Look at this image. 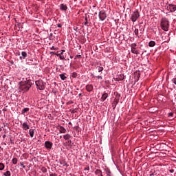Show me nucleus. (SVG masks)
<instances>
[{
	"label": "nucleus",
	"instance_id": "obj_21",
	"mask_svg": "<svg viewBox=\"0 0 176 176\" xmlns=\"http://www.w3.org/2000/svg\"><path fill=\"white\" fill-rule=\"evenodd\" d=\"M4 176H11L12 173H10V171L7 170L6 173H3Z\"/></svg>",
	"mask_w": 176,
	"mask_h": 176
},
{
	"label": "nucleus",
	"instance_id": "obj_8",
	"mask_svg": "<svg viewBox=\"0 0 176 176\" xmlns=\"http://www.w3.org/2000/svg\"><path fill=\"white\" fill-rule=\"evenodd\" d=\"M167 9L168 10H170V12L173 13V12H175L176 10V6L174 4H168V6H167Z\"/></svg>",
	"mask_w": 176,
	"mask_h": 176
},
{
	"label": "nucleus",
	"instance_id": "obj_43",
	"mask_svg": "<svg viewBox=\"0 0 176 176\" xmlns=\"http://www.w3.org/2000/svg\"><path fill=\"white\" fill-rule=\"evenodd\" d=\"M51 53H52V54H56V53H54V52H51Z\"/></svg>",
	"mask_w": 176,
	"mask_h": 176
},
{
	"label": "nucleus",
	"instance_id": "obj_49",
	"mask_svg": "<svg viewBox=\"0 0 176 176\" xmlns=\"http://www.w3.org/2000/svg\"><path fill=\"white\" fill-rule=\"evenodd\" d=\"M3 138H5V135H3Z\"/></svg>",
	"mask_w": 176,
	"mask_h": 176
},
{
	"label": "nucleus",
	"instance_id": "obj_46",
	"mask_svg": "<svg viewBox=\"0 0 176 176\" xmlns=\"http://www.w3.org/2000/svg\"><path fill=\"white\" fill-rule=\"evenodd\" d=\"M79 96H82V94H79Z\"/></svg>",
	"mask_w": 176,
	"mask_h": 176
},
{
	"label": "nucleus",
	"instance_id": "obj_19",
	"mask_svg": "<svg viewBox=\"0 0 176 176\" xmlns=\"http://www.w3.org/2000/svg\"><path fill=\"white\" fill-rule=\"evenodd\" d=\"M28 111H30V108H28V107L24 108V109L22 110V113H23V114L26 113V112H28Z\"/></svg>",
	"mask_w": 176,
	"mask_h": 176
},
{
	"label": "nucleus",
	"instance_id": "obj_18",
	"mask_svg": "<svg viewBox=\"0 0 176 176\" xmlns=\"http://www.w3.org/2000/svg\"><path fill=\"white\" fill-rule=\"evenodd\" d=\"M59 76L62 80H65L67 79V76H65V74H60Z\"/></svg>",
	"mask_w": 176,
	"mask_h": 176
},
{
	"label": "nucleus",
	"instance_id": "obj_33",
	"mask_svg": "<svg viewBox=\"0 0 176 176\" xmlns=\"http://www.w3.org/2000/svg\"><path fill=\"white\" fill-rule=\"evenodd\" d=\"M57 28H61V24L58 23V24L57 25Z\"/></svg>",
	"mask_w": 176,
	"mask_h": 176
},
{
	"label": "nucleus",
	"instance_id": "obj_9",
	"mask_svg": "<svg viewBox=\"0 0 176 176\" xmlns=\"http://www.w3.org/2000/svg\"><path fill=\"white\" fill-rule=\"evenodd\" d=\"M60 10H63L64 12H67L68 7L67 6V5L62 3L60 5Z\"/></svg>",
	"mask_w": 176,
	"mask_h": 176
},
{
	"label": "nucleus",
	"instance_id": "obj_11",
	"mask_svg": "<svg viewBox=\"0 0 176 176\" xmlns=\"http://www.w3.org/2000/svg\"><path fill=\"white\" fill-rule=\"evenodd\" d=\"M108 98V94L107 93H104L102 95L101 101H105Z\"/></svg>",
	"mask_w": 176,
	"mask_h": 176
},
{
	"label": "nucleus",
	"instance_id": "obj_6",
	"mask_svg": "<svg viewBox=\"0 0 176 176\" xmlns=\"http://www.w3.org/2000/svg\"><path fill=\"white\" fill-rule=\"evenodd\" d=\"M99 19L101 20V21H104V20L107 19V13L105 11L99 12Z\"/></svg>",
	"mask_w": 176,
	"mask_h": 176
},
{
	"label": "nucleus",
	"instance_id": "obj_15",
	"mask_svg": "<svg viewBox=\"0 0 176 176\" xmlns=\"http://www.w3.org/2000/svg\"><path fill=\"white\" fill-rule=\"evenodd\" d=\"M155 45H156V43L153 41H151L148 43L149 47H153V46H155Z\"/></svg>",
	"mask_w": 176,
	"mask_h": 176
},
{
	"label": "nucleus",
	"instance_id": "obj_45",
	"mask_svg": "<svg viewBox=\"0 0 176 176\" xmlns=\"http://www.w3.org/2000/svg\"><path fill=\"white\" fill-rule=\"evenodd\" d=\"M69 124H72V123H71V122H69Z\"/></svg>",
	"mask_w": 176,
	"mask_h": 176
},
{
	"label": "nucleus",
	"instance_id": "obj_26",
	"mask_svg": "<svg viewBox=\"0 0 176 176\" xmlns=\"http://www.w3.org/2000/svg\"><path fill=\"white\" fill-rule=\"evenodd\" d=\"M96 174H100V175H101V174H102V171H101V170H96Z\"/></svg>",
	"mask_w": 176,
	"mask_h": 176
},
{
	"label": "nucleus",
	"instance_id": "obj_7",
	"mask_svg": "<svg viewBox=\"0 0 176 176\" xmlns=\"http://www.w3.org/2000/svg\"><path fill=\"white\" fill-rule=\"evenodd\" d=\"M45 147L46 149L50 150L52 148H53V143L50 141H46L45 142Z\"/></svg>",
	"mask_w": 176,
	"mask_h": 176
},
{
	"label": "nucleus",
	"instance_id": "obj_47",
	"mask_svg": "<svg viewBox=\"0 0 176 176\" xmlns=\"http://www.w3.org/2000/svg\"><path fill=\"white\" fill-rule=\"evenodd\" d=\"M76 30H78V28H76Z\"/></svg>",
	"mask_w": 176,
	"mask_h": 176
},
{
	"label": "nucleus",
	"instance_id": "obj_34",
	"mask_svg": "<svg viewBox=\"0 0 176 176\" xmlns=\"http://www.w3.org/2000/svg\"><path fill=\"white\" fill-rule=\"evenodd\" d=\"M50 176H57V175H56V173H52L50 175Z\"/></svg>",
	"mask_w": 176,
	"mask_h": 176
},
{
	"label": "nucleus",
	"instance_id": "obj_29",
	"mask_svg": "<svg viewBox=\"0 0 176 176\" xmlns=\"http://www.w3.org/2000/svg\"><path fill=\"white\" fill-rule=\"evenodd\" d=\"M59 58H60V60H65V57H64V56H62V55H60V56H59Z\"/></svg>",
	"mask_w": 176,
	"mask_h": 176
},
{
	"label": "nucleus",
	"instance_id": "obj_13",
	"mask_svg": "<svg viewBox=\"0 0 176 176\" xmlns=\"http://www.w3.org/2000/svg\"><path fill=\"white\" fill-rule=\"evenodd\" d=\"M86 90L88 91H91L93 90V85H87L86 86Z\"/></svg>",
	"mask_w": 176,
	"mask_h": 176
},
{
	"label": "nucleus",
	"instance_id": "obj_3",
	"mask_svg": "<svg viewBox=\"0 0 176 176\" xmlns=\"http://www.w3.org/2000/svg\"><path fill=\"white\" fill-rule=\"evenodd\" d=\"M37 89L39 90H45L46 83L42 80H38L35 82Z\"/></svg>",
	"mask_w": 176,
	"mask_h": 176
},
{
	"label": "nucleus",
	"instance_id": "obj_1",
	"mask_svg": "<svg viewBox=\"0 0 176 176\" xmlns=\"http://www.w3.org/2000/svg\"><path fill=\"white\" fill-rule=\"evenodd\" d=\"M32 86V82L31 80H28L21 83L19 89L23 91H28L31 87Z\"/></svg>",
	"mask_w": 176,
	"mask_h": 176
},
{
	"label": "nucleus",
	"instance_id": "obj_17",
	"mask_svg": "<svg viewBox=\"0 0 176 176\" xmlns=\"http://www.w3.org/2000/svg\"><path fill=\"white\" fill-rule=\"evenodd\" d=\"M63 138H64V140H65L67 141L71 138V135H69L68 133L66 135H64Z\"/></svg>",
	"mask_w": 176,
	"mask_h": 176
},
{
	"label": "nucleus",
	"instance_id": "obj_10",
	"mask_svg": "<svg viewBox=\"0 0 176 176\" xmlns=\"http://www.w3.org/2000/svg\"><path fill=\"white\" fill-rule=\"evenodd\" d=\"M58 130H59V132L62 134H65V133H67V129H65L64 126H60L58 128Z\"/></svg>",
	"mask_w": 176,
	"mask_h": 176
},
{
	"label": "nucleus",
	"instance_id": "obj_42",
	"mask_svg": "<svg viewBox=\"0 0 176 176\" xmlns=\"http://www.w3.org/2000/svg\"><path fill=\"white\" fill-rule=\"evenodd\" d=\"M60 164H64V163H63V162H60Z\"/></svg>",
	"mask_w": 176,
	"mask_h": 176
},
{
	"label": "nucleus",
	"instance_id": "obj_44",
	"mask_svg": "<svg viewBox=\"0 0 176 176\" xmlns=\"http://www.w3.org/2000/svg\"><path fill=\"white\" fill-rule=\"evenodd\" d=\"M0 131H2V128H0Z\"/></svg>",
	"mask_w": 176,
	"mask_h": 176
},
{
	"label": "nucleus",
	"instance_id": "obj_41",
	"mask_svg": "<svg viewBox=\"0 0 176 176\" xmlns=\"http://www.w3.org/2000/svg\"><path fill=\"white\" fill-rule=\"evenodd\" d=\"M67 142H68V144H71V142H72V141L68 140Z\"/></svg>",
	"mask_w": 176,
	"mask_h": 176
},
{
	"label": "nucleus",
	"instance_id": "obj_38",
	"mask_svg": "<svg viewBox=\"0 0 176 176\" xmlns=\"http://www.w3.org/2000/svg\"><path fill=\"white\" fill-rule=\"evenodd\" d=\"M97 78H98V79H102V77L100 76H98Z\"/></svg>",
	"mask_w": 176,
	"mask_h": 176
},
{
	"label": "nucleus",
	"instance_id": "obj_35",
	"mask_svg": "<svg viewBox=\"0 0 176 176\" xmlns=\"http://www.w3.org/2000/svg\"><path fill=\"white\" fill-rule=\"evenodd\" d=\"M58 57H60V56L61 55V53L60 54H55Z\"/></svg>",
	"mask_w": 176,
	"mask_h": 176
},
{
	"label": "nucleus",
	"instance_id": "obj_20",
	"mask_svg": "<svg viewBox=\"0 0 176 176\" xmlns=\"http://www.w3.org/2000/svg\"><path fill=\"white\" fill-rule=\"evenodd\" d=\"M106 174L107 176H111L112 173L111 172V170L106 169Z\"/></svg>",
	"mask_w": 176,
	"mask_h": 176
},
{
	"label": "nucleus",
	"instance_id": "obj_24",
	"mask_svg": "<svg viewBox=\"0 0 176 176\" xmlns=\"http://www.w3.org/2000/svg\"><path fill=\"white\" fill-rule=\"evenodd\" d=\"M76 76H78V73H76V72H73V73L72 74V78H76Z\"/></svg>",
	"mask_w": 176,
	"mask_h": 176
},
{
	"label": "nucleus",
	"instance_id": "obj_25",
	"mask_svg": "<svg viewBox=\"0 0 176 176\" xmlns=\"http://www.w3.org/2000/svg\"><path fill=\"white\" fill-rule=\"evenodd\" d=\"M41 171H42V173H47V169L45 167H42Z\"/></svg>",
	"mask_w": 176,
	"mask_h": 176
},
{
	"label": "nucleus",
	"instance_id": "obj_27",
	"mask_svg": "<svg viewBox=\"0 0 176 176\" xmlns=\"http://www.w3.org/2000/svg\"><path fill=\"white\" fill-rule=\"evenodd\" d=\"M12 163L14 164H17V158H13L12 159Z\"/></svg>",
	"mask_w": 176,
	"mask_h": 176
},
{
	"label": "nucleus",
	"instance_id": "obj_23",
	"mask_svg": "<svg viewBox=\"0 0 176 176\" xmlns=\"http://www.w3.org/2000/svg\"><path fill=\"white\" fill-rule=\"evenodd\" d=\"M103 70H104V67H98V72H102Z\"/></svg>",
	"mask_w": 176,
	"mask_h": 176
},
{
	"label": "nucleus",
	"instance_id": "obj_32",
	"mask_svg": "<svg viewBox=\"0 0 176 176\" xmlns=\"http://www.w3.org/2000/svg\"><path fill=\"white\" fill-rule=\"evenodd\" d=\"M21 166L23 167V168H25V166H24V163L21 162Z\"/></svg>",
	"mask_w": 176,
	"mask_h": 176
},
{
	"label": "nucleus",
	"instance_id": "obj_16",
	"mask_svg": "<svg viewBox=\"0 0 176 176\" xmlns=\"http://www.w3.org/2000/svg\"><path fill=\"white\" fill-rule=\"evenodd\" d=\"M34 129H30L29 130V134L31 137V138H34Z\"/></svg>",
	"mask_w": 176,
	"mask_h": 176
},
{
	"label": "nucleus",
	"instance_id": "obj_30",
	"mask_svg": "<svg viewBox=\"0 0 176 176\" xmlns=\"http://www.w3.org/2000/svg\"><path fill=\"white\" fill-rule=\"evenodd\" d=\"M134 32H135V35H138V29H135Z\"/></svg>",
	"mask_w": 176,
	"mask_h": 176
},
{
	"label": "nucleus",
	"instance_id": "obj_40",
	"mask_svg": "<svg viewBox=\"0 0 176 176\" xmlns=\"http://www.w3.org/2000/svg\"><path fill=\"white\" fill-rule=\"evenodd\" d=\"M168 115H169V116H173V113H169Z\"/></svg>",
	"mask_w": 176,
	"mask_h": 176
},
{
	"label": "nucleus",
	"instance_id": "obj_48",
	"mask_svg": "<svg viewBox=\"0 0 176 176\" xmlns=\"http://www.w3.org/2000/svg\"><path fill=\"white\" fill-rule=\"evenodd\" d=\"M76 30H78V28H76Z\"/></svg>",
	"mask_w": 176,
	"mask_h": 176
},
{
	"label": "nucleus",
	"instance_id": "obj_4",
	"mask_svg": "<svg viewBox=\"0 0 176 176\" xmlns=\"http://www.w3.org/2000/svg\"><path fill=\"white\" fill-rule=\"evenodd\" d=\"M140 17V12H138V10H136L135 12H133L131 16V20L133 23H135L136 20H138V18Z\"/></svg>",
	"mask_w": 176,
	"mask_h": 176
},
{
	"label": "nucleus",
	"instance_id": "obj_5",
	"mask_svg": "<svg viewBox=\"0 0 176 176\" xmlns=\"http://www.w3.org/2000/svg\"><path fill=\"white\" fill-rule=\"evenodd\" d=\"M137 47V44L136 43H132L131 45V53H133V54H140V52H138V50H136Z\"/></svg>",
	"mask_w": 176,
	"mask_h": 176
},
{
	"label": "nucleus",
	"instance_id": "obj_37",
	"mask_svg": "<svg viewBox=\"0 0 176 176\" xmlns=\"http://www.w3.org/2000/svg\"><path fill=\"white\" fill-rule=\"evenodd\" d=\"M65 50H63L62 52H60L61 54H63Z\"/></svg>",
	"mask_w": 176,
	"mask_h": 176
},
{
	"label": "nucleus",
	"instance_id": "obj_2",
	"mask_svg": "<svg viewBox=\"0 0 176 176\" xmlns=\"http://www.w3.org/2000/svg\"><path fill=\"white\" fill-rule=\"evenodd\" d=\"M168 19L166 18H162L161 20V28L163 31H168V27L170 25Z\"/></svg>",
	"mask_w": 176,
	"mask_h": 176
},
{
	"label": "nucleus",
	"instance_id": "obj_14",
	"mask_svg": "<svg viewBox=\"0 0 176 176\" xmlns=\"http://www.w3.org/2000/svg\"><path fill=\"white\" fill-rule=\"evenodd\" d=\"M21 56H20V59L21 60V58H23L24 60L25 58V57H27V52H21Z\"/></svg>",
	"mask_w": 176,
	"mask_h": 176
},
{
	"label": "nucleus",
	"instance_id": "obj_28",
	"mask_svg": "<svg viewBox=\"0 0 176 176\" xmlns=\"http://www.w3.org/2000/svg\"><path fill=\"white\" fill-rule=\"evenodd\" d=\"M76 58H82V55H76L75 56V59H76Z\"/></svg>",
	"mask_w": 176,
	"mask_h": 176
},
{
	"label": "nucleus",
	"instance_id": "obj_36",
	"mask_svg": "<svg viewBox=\"0 0 176 176\" xmlns=\"http://www.w3.org/2000/svg\"><path fill=\"white\" fill-rule=\"evenodd\" d=\"M51 50H56V48L54 47H52Z\"/></svg>",
	"mask_w": 176,
	"mask_h": 176
},
{
	"label": "nucleus",
	"instance_id": "obj_39",
	"mask_svg": "<svg viewBox=\"0 0 176 176\" xmlns=\"http://www.w3.org/2000/svg\"><path fill=\"white\" fill-rule=\"evenodd\" d=\"M169 171L170 173H174V169H170Z\"/></svg>",
	"mask_w": 176,
	"mask_h": 176
},
{
	"label": "nucleus",
	"instance_id": "obj_22",
	"mask_svg": "<svg viewBox=\"0 0 176 176\" xmlns=\"http://www.w3.org/2000/svg\"><path fill=\"white\" fill-rule=\"evenodd\" d=\"M5 168V164L0 163V171H2Z\"/></svg>",
	"mask_w": 176,
	"mask_h": 176
},
{
	"label": "nucleus",
	"instance_id": "obj_31",
	"mask_svg": "<svg viewBox=\"0 0 176 176\" xmlns=\"http://www.w3.org/2000/svg\"><path fill=\"white\" fill-rule=\"evenodd\" d=\"M84 170H85V171H86V170H87V171H89V170H90V167H89V166H87V167L85 168Z\"/></svg>",
	"mask_w": 176,
	"mask_h": 176
},
{
	"label": "nucleus",
	"instance_id": "obj_12",
	"mask_svg": "<svg viewBox=\"0 0 176 176\" xmlns=\"http://www.w3.org/2000/svg\"><path fill=\"white\" fill-rule=\"evenodd\" d=\"M22 126H23V130H29L30 129V126H28L27 122H23Z\"/></svg>",
	"mask_w": 176,
	"mask_h": 176
}]
</instances>
